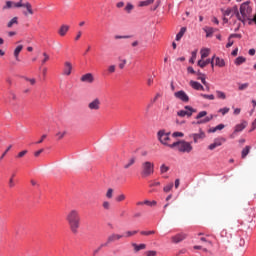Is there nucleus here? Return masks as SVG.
I'll return each mask as SVG.
<instances>
[{
	"instance_id": "c03bdc74",
	"label": "nucleus",
	"mask_w": 256,
	"mask_h": 256,
	"mask_svg": "<svg viewBox=\"0 0 256 256\" xmlns=\"http://www.w3.org/2000/svg\"><path fill=\"white\" fill-rule=\"evenodd\" d=\"M201 97H203V99H209L210 101L215 100V96L213 94H201Z\"/></svg>"
},
{
	"instance_id": "7ed1b4c3",
	"label": "nucleus",
	"mask_w": 256,
	"mask_h": 256,
	"mask_svg": "<svg viewBox=\"0 0 256 256\" xmlns=\"http://www.w3.org/2000/svg\"><path fill=\"white\" fill-rule=\"evenodd\" d=\"M253 13V9L249 5V2H244L239 8H237V19L241 21V23H245V21H251V15Z\"/></svg>"
},
{
	"instance_id": "338daca9",
	"label": "nucleus",
	"mask_w": 256,
	"mask_h": 256,
	"mask_svg": "<svg viewBox=\"0 0 256 256\" xmlns=\"http://www.w3.org/2000/svg\"><path fill=\"white\" fill-rule=\"evenodd\" d=\"M156 255H157V252L153 250L146 252V256H156Z\"/></svg>"
},
{
	"instance_id": "2f4dec72",
	"label": "nucleus",
	"mask_w": 256,
	"mask_h": 256,
	"mask_svg": "<svg viewBox=\"0 0 256 256\" xmlns=\"http://www.w3.org/2000/svg\"><path fill=\"white\" fill-rule=\"evenodd\" d=\"M251 151V146H246L241 153V157L242 159H245V157H247V155H249V152Z\"/></svg>"
},
{
	"instance_id": "7c9ffc66",
	"label": "nucleus",
	"mask_w": 256,
	"mask_h": 256,
	"mask_svg": "<svg viewBox=\"0 0 256 256\" xmlns=\"http://www.w3.org/2000/svg\"><path fill=\"white\" fill-rule=\"evenodd\" d=\"M205 33H206V37H211V35H213V33H215V31H217V29L213 28V27H207L206 29H204Z\"/></svg>"
},
{
	"instance_id": "e433bc0d",
	"label": "nucleus",
	"mask_w": 256,
	"mask_h": 256,
	"mask_svg": "<svg viewBox=\"0 0 256 256\" xmlns=\"http://www.w3.org/2000/svg\"><path fill=\"white\" fill-rule=\"evenodd\" d=\"M161 138H162V143L164 145H167V141H169V135L165 134L164 131H161Z\"/></svg>"
},
{
	"instance_id": "5fc2aeb1",
	"label": "nucleus",
	"mask_w": 256,
	"mask_h": 256,
	"mask_svg": "<svg viewBox=\"0 0 256 256\" xmlns=\"http://www.w3.org/2000/svg\"><path fill=\"white\" fill-rule=\"evenodd\" d=\"M230 111L229 108L225 107V108H221L218 110V113H221L222 115H227V113Z\"/></svg>"
},
{
	"instance_id": "f8f14e48",
	"label": "nucleus",
	"mask_w": 256,
	"mask_h": 256,
	"mask_svg": "<svg viewBox=\"0 0 256 256\" xmlns=\"http://www.w3.org/2000/svg\"><path fill=\"white\" fill-rule=\"evenodd\" d=\"M72 71H73V64H71V62H69V61L64 62L62 75L69 77V75H71Z\"/></svg>"
},
{
	"instance_id": "ddd939ff",
	"label": "nucleus",
	"mask_w": 256,
	"mask_h": 256,
	"mask_svg": "<svg viewBox=\"0 0 256 256\" xmlns=\"http://www.w3.org/2000/svg\"><path fill=\"white\" fill-rule=\"evenodd\" d=\"M174 95L176 99H180V101H183L184 103H189V96L187 95V93H185V91L180 90L178 92H175Z\"/></svg>"
},
{
	"instance_id": "9d476101",
	"label": "nucleus",
	"mask_w": 256,
	"mask_h": 256,
	"mask_svg": "<svg viewBox=\"0 0 256 256\" xmlns=\"http://www.w3.org/2000/svg\"><path fill=\"white\" fill-rule=\"evenodd\" d=\"M220 237L222 239V243H231L233 239V234L229 233L227 230H222L220 233Z\"/></svg>"
},
{
	"instance_id": "a878e982",
	"label": "nucleus",
	"mask_w": 256,
	"mask_h": 256,
	"mask_svg": "<svg viewBox=\"0 0 256 256\" xmlns=\"http://www.w3.org/2000/svg\"><path fill=\"white\" fill-rule=\"evenodd\" d=\"M211 63V59L203 60L202 58L198 61V67H201L203 69L204 67H207Z\"/></svg>"
},
{
	"instance_id": "9b49d317",
	"label": "nucleus",
	"mask_w": 256,
	"mask_h": 256,
	"mask_svg": "<svg viewBox=\"0 0 256 256\" xmlns=\"http://www.w3.org/2000/svg\"><path fill=\"white\" fill-rule=\"evenodd\" d=\"M221 12L223 14L224 17H233V15H236L237 18V6H233L232 8H227L225 9H221Z\"/></svg>"
},
{
	"instance_id": "473e14b6",
	"label": "nucleus",
	"mask_w": 256,
	"mask_h": 256,
	"mask_svg": "<svg viewBox=\"0 0 256 256\" xmlns=\"http://www.w3.org/2000/svg\"><path fill=\"white\" fill-rule=\"evenodd\" d=\"M245 61H247V59L243 56H240L238 58L235 59V65L239 66V65H243V63H245Z\"/></svg>"
},
{
	"instance_id": "72a5a7b5",
	"label": "nucleus",
	"mask_w": 256,
	"mask_h": 256,
	"mask_svg": "<svg viewBox=\"0 0 256 256\" xmlns=\"http://www.w3.org/2000/svg\"><path fill=\"white\" fill-rule=\"evenodd\" d=\"M139 233V231L137 230H133V231H126L124 234L125 238H129V237H133V235H137Z\"/></svg>"
},
{
	"instance_id": "680f3d73",
	"label": "nucleus",
	"mask_w": 256,
	"mask_h": 256,
	"mask_svg": "<svg viewBox=\"0 0 256 256\" xmlns=\"http://www.w3.org/2000/svg\"><path fill=\"white\" fill-rule=\"evenodd\" d=\"M160 3L161 2L158 0L156 2V4L150 8V11H157V9L159 8Z\"/></svg>"
},
{
	"instance_id": "393cba45",
	"label": "nucleus",
	"mask_w": 256,
	"mask_h": 256,
	"mask_svg": "<svg viewBox=\"0 0 256 256\" xmlns=\"http://www.w3.org/2000/svg\"><path fill=\"white\" fill-rule=\"evenodd\" d=\"M214 61L216 67H225V60L223 58L215 57Z\"/></svg>"
},
{
	"instance_id": "774afa93",
	"label": "nucleus",
	"mask_w": 256,
	"mask_h": 256,
	"mask_svg": "<svg viewBox=\"0 0 256 256\" xmlns=\"http://www.w3.org/2000/svg\"><path fill=\"white\" fill-rule=\"evenodd\" d=\"M183 136H184V134L182 132H174L172 134V137H183Z\"/></svg>"
},
{
	"instance_id": "bf43d9fd",
	"label": "nucleus",
	"mask_w": 256,
	"mask_h": 256,
	"mask_svg": "<svg viewBox=\"0 0 256 256\" xmlns=\"http://www.w3.org/2000/svg\"><path fill=\"white\" fill-rule=\"evenodd\" d=\"M8 187H10V189H13V187H15V180L13 178L9 179Z\"/></svg>"
},
{
	"instance_id": "423d86ee",
	"label": "nucleus",
	"mask_w": 256,
	"mask_h": 256,
	"mask_svg": "<svg viewBox=\"0 0 256 256\" xmlns=\"http://www.w3.org/2000/svg\"><path fill=\"white\" fill-rule=\"evenodd\" d=\"M203 117L205 118L203 119ZM196 119L198 120L197 125H203L205 123H209V121H212L213 115L207 116V111H201L196 116Z\"/></svg>"
},
{
	"instance_id": "aec40b11",
	"label": "nucleus",
	"mask_w": 256,
	"mask_h": 256,
	"mask_svg": "<svg viewBox=\"0 0 256 256\" xmlns=\"http://www.w3.org/2000/svg\"><path fill=\"white\" fill-rule=\"evenodd\" d=\"M190 86L192 89H195L196 91H205V88L203 87V85H201V83L197 82V81H190Z\"/></svg>"
},
{
	"instance_id": "6e6d98bb",
	"label": "nucleus",
	"mask_w": 256,
	"mask_h": 256,
	"mask_svg": "<svg viewBox=\"0 0 256 256\" xmlns=\"http://www.w3.org/2000/svg\"><path fill=\"white\" fill-rule=\"evenodd\" d=\"M114 39H131L129 35H115Z\"/></svg>"
},
{
	"instance_id": "09e8293b",
	"label": "nucleus",
	"mask_w": 256,
	"mask_h": 256,
	"mask_svg": "<svg viewBox=\"0 0 256 256\" xmlns=\"http://www.w3.org/2000/svg\"><path fill=\"white\" fill-rule=\"evenodd\" d=\"M126 198H127V197L125 196V194H120V195H118V196L116 197V201H117L118 203H121V201H125Z\"/></svg>"
},
{
	"instance_id": "58836bf2",
	"label": "nucleus",
	"mask_w": 256,
	"mask_h": 256,
	"mask_svg": "<svg viewBox=\"0 0 256 256\" xmlns=\"http://www.w3.org/2000/svg\"><path fill=\"white\" fill-rule=\"evenodd\" d=\"M133 9H135V6L128 2L124 8V11H126V13H131Z\"/></svg>"
},
{
	"instance_id": "2eb2a0df",
	"label": "nucleus",
	"mask_w": 256,
	"mask_h": 256,
	"mask_svg": "<svg viewBox=\"0 0 256 256\" xmlns=\"http://www.w3.org/2000/svg\"><path fill=\"white\" fill-rule=\"evenodd\" d=\"M150 193H155V191H159L161 189V182L157 181V180H153L150 182Z\"/></svg>"
},
{
	"instance_id": "4be33fe9",
	"label": "nucleus",
	"mask_w": 256,
	"mask_h": 256,
	"mask_svg": "<svg viewBox=\"0 0 256 256\" xmlns=\"http://www.w3.org/2000/svg\"><path fill=\"white\" fill-rule=\"evenodd\" d=\"M132 247H134L135 253H139V251H143V249H147L146 244L132 243Z\"/></svg>"
},
{
	"instance_id": "1a4fd4ad",
	"label": "nucleus",
	"mask_w": 256,
	"mask_h": 256,
	"mask_svg": "<svg viewBox=\"0 0 256 256\" xmlns=\"http://www.w3.org/2000/svg\"><path fill=\"white\" fill-rule=\"evenodd\" d=\"M88 109L90 111H99L101 109V100L99 98H95L88 104Z\"/></svg>"
},
{
	"instance_id": "e2e57ef3",
	"label": "nucleus",
	"mask_w": 256,
	"mask_h": 256,
	"mask_svg": "<svg viewBox=\"0 0 256 256\" xmlns=\"http://www.w3.org/2000/svg\"><path fill=\"white\" fill-rule=\"evenodd\" d=\"M25 155H27V150H23V151L19 152L17 157H18V159H21V157H25Z\"/></svg>"
},
{
	"instance_id": "5701e85b",
	"label": "nucleus",
	"mask_w": 256,
	"mask_h": 256,
	"mask_svg": "<svg viewBox=\"0 0 256 256\" xmlns=\"http://www.w3.org/2000/svg\"><path fill=\"white\" fill-rule=\"evenodd\" d=\"M13 25H19V17L15 16L7 23L8 29H11Z\"/></svg>"
},
{
	"instance_id": "de8ad7c7",
	"label": "nucleus",
	"mask_w": 256,
	"mask_h": 256,
	"mask_svg": "<svg viewBox=\"0 0 256 256\" xmlns=\"http://www.w3.org/2000/svg\"><path fill=\"white\" fill-rule=\"evenodd\" d=\"M43 59L41 60V65H45V63L47 61H49V54H47L46 52L43 53Z\"/></svg>"
},
{
	"instance_id": "37998d69",
	"label": "nucleus",
	"mask_w": 256,
	"mask_h": 256,
	"mask_svg": "<svg viewBox=\"0 0 256 256\" xmlns=\"http://www.w3.org/2000/svg\"><path fill=\"white\" fill-rule=\"evenodd\" d=\"M173 189V182L169 183L168 185H166L164 188H163V191L165 193H169V191H171Z\"/></svg>"
},
{
	"instance_id": "cd10ccee",
	"label": "nucleus",
	"mask_w": 256,
	"mask_h": 256,
	"mask_svg": "<svg viewBox=\"0 0 256 256\" xmlns=\"http://www.w3.org/2000/svg\"><path fill=\"white\" fill-rule=\"evenodd\" d=\"M187 32V28L186 27H182L179 31V33L176 35V41H181L183 35H185V33Z\"/></svg>"
},
{
	"instance_id": "dca6fc26",
	"label": "nucleus",
	"mask_w": 256,
	"mask_h": 256,
	"mask_svg": "<svg viewBox=\"0 0 256 256\" xmlns=\"http://www.w3.org/2000/svg\"><path fill=\"white\" fill-rule=\"evenodd\" d=\"M225 141H226L225 138H218L214 140V143L210 144L208 148L210 149V151H213V149H217V147H221V145H223Z\"/></svg>"
},
{
	"instance_id": "39448f33",
	"label": "nucleus",
	"mask_w": 256,
	"mask_h": 256,
	"mask_svg": "<svg viewBox=\"0 0 256 256\" xmlns=\"http://www.w3.org/2000/svg\"><path fill=\"white\" fill-rule=\"evenodd\" d=\"M154 170H155V165L150 161H146L142 164L141 175L142 177H149L153 175Z\"/></svg>"
},
{
	"instance_id": "4d7b16f0",
	"label": "nucleus",
	"mask_w": 256,
	"mask_h": 256,
	"mask_svg": "<svg viewBox=\"0 0 256 256\" xmlns=\"http://www.w3.org/2000/svg\"><path fill=\"white\" fill-rule=\"evenodd\" d=\"M106 197H107V199L113 198V188H110L107 190Z\"/></svg>"
},
{
	"instance_id": "a18cd8bd",
	"label": "nucleus",
	"mask_w": 256,
	"mask_h": 256,
	"mask_svg": "<svg viewBox=\"0 0 256 256\" xmlns=\"http://www.w3.org/2000/svg\"><path fill=\"white\" fill-rule=\"evenodd\" d=\"M248 87H249V83L239 84L238 90L239 91H245V89H248Z\"/></svg>"
},
{
	"instance_id": "3c124183",
	"label": "nucleus",
	"mask_w": 256,
	"mask_h": 256,
	"mask_svg": "<svg viewBox=\"0 0 256 256\" xmlns=\"http://www.w3.org/2000/svg\"><path fill=\"white\" fill-rule=\"evenodd\" d=\"M237 247L243 248L245 247V240L243 238H240L237 242Z\"/></svg>"
},
{
	"instance_id": "b1692460",
	"label": "nucleus",
	"mask_w": 256,
	"mask_h": 256,
	"mask_svg": "<svg viewBox=\"0 0 256 256\" xmlns=\"http://www.w3.org/2000/svg\"><path fill=\"white\" fill-rule=\"evenodd\" d=\"M153 3H155V0H144V1H140L138 3V7H149V5H153Z\"/></svg>"
},
{
	"instance_id": "0e129e2a",
	"label": "nucleus",
	"mask_w": 256,
	"mask_h": 256,
	"mask_svg": "<svg viewBox=\"0 0 256 256\" xmlns=\"http://www.w3.org/2000/svg\"><path fill=\"white\" fill-rule=\"evenodd\" d=\"M26 81L30 82V85H35V83H37V80H35V78H25Z\"/></svg>"
},
{
	"instance_id": "0eeeda50",
	"label": "nucleus",
	"mask_w": 256,
	"mask_h": 256,
	"mask_svg": "<svg viewBox=\"0 0 256 256\" xmlns=\"http://www.w3.org/2000/svg\"><path fill=\"white\" fill-rule=\"evenodd\" d=\"M193 113H197V110L191 106H185L184 110H180L177 112L178 117H191Z\"/></svg>"
},
{
	"instance_id": "c756f323",
	"label": "nucleus",
	"mask_w": 256,
	"mask_h": 256,
	"mask_svg": "<svg viewBox=\"0 0 256 256\" xmlns=\"http://www.w3.org/2000/svg\"><path fill=\"white\" fill-rule=\"evenodd\" d=\"M222 129H225V125L224 124H219L214 128H211L209 130V133H216V131H222Z\"/></svg>"
},
{
	"instance_id": "4c0bfd02",
	"label": "nucleus",
	"mask_w": 256,
	"mask_h": 256,
	"mask_svg": "<svg viewBox=\"0 0 256 256\" xmlns=\"http://www.w3.org/2000/svg\"><path fill=\"white\" fill-rule=\"evenodd\" d=\"M12 148H13V145H9L7 147V149L2 153L0 157V161H3V159H5V156L11 151Z\"/></svg>"
},
{
	"instance_id": "4468645a",
	"label": "nucleus",
	"mask_w": 256,
	"mask_h": 256,
	"mask_svg": "<svg viewBox=\"0 0 256 256\" xmlns=\"http://www.w3.org/2000/svg\"><path fill=\"white\" fill-rule=\"evenodd\" d=\"M123 237H125V235L113 233L110 236H108L106 243L107 245H109V243H115V241H120V239H123Z\"/></svg>"
},
{
	"instance_id": "f03ea898",
	"label": "nucleus",
	"mask_w": 256,
	"mask_h": 256,
	"mask_svg": "<svg viewBox=\"0 0 256 256\" xmlns=\"http://www.w3.org/2000/svg\"><path fill=\"white\" fill-rule=\"evenodd\" d=\"M66 221L70 227L71 233L77 235V233H79V228L81 227V214L79 213V210L73 209L68 212Z\"/></svg>"
},
{
	"instance_id": "49530a36",
	"label": "nucleus",
	"mask_w": 256,
	"mask_h": 256,
	"mask_svg": "<svg viewBox=\"0 0 256 256\" xmlns=\"http://www.w3.org/2000/svg\"><path fill=\"white\" fill-rule=\"evenodd\" d=\"M121 63H119L118 67L119 69H125V66L127 65V60L126 59H119Z\"/></svg>"
},
{
	"instance_id": "bb28decb",
	"label": "nucleus",
	"mask_w": 256,
	"mask_h": 256,
	"mask_svg": "<svg viewBox=\"0 0 256 256\" xmlns=\"http://www.w3.org/2000/svg\"><path fill=\"white\" fill-rule=\"evenodd\" d=\"M21 51H23V45H18L15 50H14V57L17 61L19 60V53H21Z\"/></svg>"
},
{
	"instance_id": "c9c22d12",
	"label": "nucleus",
	"mask_w": 256,
	"mask_h": 256,
	"mask_svg": "<svg viewBox=\"0 0 256 256\" xmlns=\"http://www.w3.org/2000/svg\"><path fill=\"white\" fill-rule=\"evenodd\" d=\"M144 205H147V207H155L157 206V201H149V200H144L143 201Z\"/></svg>"
},
{
	"instance_id": "f704fd0d",
	"label": "nucleus",
	"mask_w": 256,
	"mask_h": 256,
	"mask_svg": "<svg viewBox=\"0 0 256 256\" xmlns=\"http://www.w3.org/2000/svg\"><path fill=\"white\" fill-rule=\"evenodd\" d=\"M132 165H135V157H132L128 160V163L124 165V169H129Z\"/></svg>"
},
{
	"instance_id": "69168bd1",
	"label": "nucleus",
	"mask_w": 256,
	"mask_h": 256,
	"mask_svg": "<svg viewBox=\"0 0 256 256\" xmlns=\"http://www.w3.org/2000/svg\"><path fill=\"white\" fill-rule=\"evenodd\" d=\"M169 171V166L162 165L161 166V173H167Z\"/></svg>"
},
{
	"instance_id": "a211bd4d",
	"label": "nucleus",
	"mask_w": 256,
	"mask_h": 256,
	"mask_svg": "<svg viewBox=\"0 0 256 256\" xmlns=\"http://www.w3.org/2000/svg\"><path fill=\"white\" fill-rule=\"evenodd\" d=\"M190 137L194 140V143H198L200 139H205V132L200 129L199 133L191 134Z\"/></svg>"
},
{
	"instance_id": "a19ab883",
	"label": "nucleus",
	"mask_w": 256,
	"mask_h": 256,
	"mask_svg": "<svg viewBox=\"0 0 256 256\" xmlns=\"http://www.w3.org/2000/svg\"><path fill=\"white\" fill-rule=\"evenodd\" d=\"M65 135H67V132L66 131H63V132H57L55 137L57 139V141H61V139H63V137H65Z\"/></svg>"
},
{
	"instance_id": "6e6552de",
	"label": "nucleus",
	"mask_w": 256,
	"mask_h": 256,
	"mask_svg": "<svg viewBox=\"0 0 256 256\" xmlns=\"http://www.w3.org/2000/svg\"><path fill=\"white\" fill-rule=\"evenodd\" d=\"M247 121H242L240 124H237L234 127V131L232 134H230V139H235V137H237V133H241V131H243L244 129L247 128Z\"/></svg>"
},
{
	"instance_id": "052dcab7",
	"label": "nucleus",
	"mask_w": 256,
	"mask_h": 256,
	"mask_svg": "<svg viewBox=\"0 0 256 256\" xmlns=\"http://www.w3.org/2000/svg\"><path fill=\"white\" fill-rule=\"evenodd\" d=\"M197 59V51L192 52V57L190 59V63H195V60Z\"/></svg>"
},
{
	"instance_id": "412c9836",
	"label": "nucleus",
	"mask_w": 256,
	"mask_h": 256,
	"mask_svg": "<svg viewBox=\"0 0 256 256\" xmlns=\"http://www.w3.org/2000/svg\"><path fill=\"white\" fill-rule=\"evenodd\" d=\"M187 235L185 234H177L176 236L172 237L173 243H181L186 239Z\"/></svg>"
},
{
	"instance_id": "864d4df0",
	"label": "nucleus",
	"mask_w": 256,
	"mask_h": 256,
	"mask_svg": "<svg viewBox=\"0 0 256 256\" xmlns=\"http://www.w3.org/2000/svg\"><path fill=\"white\" fill-rule=\"evenodd\" d=\"M160 97H161V95H160L159 93L156 94V96L151 100L150 104H148V109H149V107H151V105H153V103H155Z\"/></svg>"
},
{
	"instance_id": "13d9d810",
	"label": "nucleus",
	"mask_w": 256,
	"mask_h": 256,
	"mask_svg": "<svg viewBox=\"0 0 256 256\" xmlns=\"http://www.w3.org/2000/svg\"><path fill=\"white\" fill-rule=\"evenodd\" d=\"M102 207L103 209L109 210L111 209V203H109L108 201H104Z\"/></svg>"
},
{
	"instance_id": "79ce46f5",
	"label": "nucleus",
	"mask_w": 256,
	"mask_h": 256,
	"mask_svg": "<svg viewBox=\"0 0 256 256\" xmlns=\"http://www.w3.org/2000/svg\"><path fill=\"white\" fill-rule=\"evenodd\" d=\"M115 71H117V66H115V65H110V66H108V68H107V73H108L109 75L115 73Z\"/></svg>"
},
{
	"instance_id": "ea45409f",
	"label": "nucleus",
	"mask_w": 256,
	"mask_h": 256,
	"mask_svg": "<svg viewBox=\"0 0 256 256\" xmlns=\"http://www.w3.org/2000/svg\"><path fill=\"white\" fill-rule=\"evenodd\" d=\"M216 96H217L218 99H223V100L227 99V95L223 91L217 90L216 91Z\"/></svg>"
},
{
	"instance_id": "20e7f679",
	"label": "nucleus",
	"mask_w": 256,
	"mask_h": 256,
	"mask_svg": "<svg viewBox=\"0 0 256 256\" xmlns=\"http://www.w3.org/2000/svg\"><path fill=\"white\" fill-rule=\"evenodd\" d=\"M169 147H171V149L176 148L180 153H191V151H193V146H191V143L185 140L174 142L170 144Z\"/></svg>"
},
{
	"instance_id": "6ab92c4d",
	"label": "nucleus",
	"mask_w": 256,
	"mask_h": 256,
	"mask_svg": "<svg viewBox=\"0 0 256 256\" xmlns=\"http://www.w3.org/2000/svg\"><path fill=\"white\" fill-rule=\"evenodd\" d=\"M69 29H70L69 25H66V24L61 25L58 30V35H60V37H65V35L69 33Z\"/></svg>"
},
{
	"instance_id": "c85d7f7f",
	"label": "nucleus",
	"mask_w": 256,
	"mask_h": 256,
	"mask_svg": "<svg viewBox=\"0 0 256 256\" xmlns=\"http://www.w3.org/2000/svg\"><path fill=\"white\" fill-rule=\"evenodd\" d=\"M201 59H206V57H209V53H211V50L208 48H203L201 51Z\"/></svg>"
},
{
	"instance_id": "603ef678",
	"label": "nucleus",
	"mask_w": 256,
	"mask_h": 256,
	"mask_svg": "<svg viewBox=\"0 0 256 256\" xmlns=\"http://www.w3.org/2000/svg\"><path fill=\"white\" fill-rule=\"evenodd\" d=\"M102 247H107V243H103V244H101L97 249H95V250L93 251V255H94V256L97 255V253H99V251L101 250Z\"/></svg>"
},
{
	"instance_id": "f3484780",
	"label": "nucleus",
	"mask_w": 256,
	"mask_h": 256,
	"mask_svg": "<svg viewBox=\"0 0 256 256\" xmlns=\"http://www.w3.org/2000/svg\"><path fill=\"white\" fill-rule=\"evenodd\" d=\"M80 81H82V83H93V81H95V77H93L92 73H86L82 75Z\"/></svg>"
},
{
	"instance_id": "f257e3e1",
	"label": "nucleus",
	"mask_w": 256,
	"mask_h": 256,
	"mask_svg": "<svg viewBox=\"0 0 256 256\" xmlns=\"http://www.w3.org/2000/svg\"><path fill=\"white\" fill-rule=\"evenodd\" d=\"M21 8L26 9L22 12L24 17L35 14V11L33 10V5H31L30 2L23 3V0H20L18 2L6 1L5 5L2 7L3 11H7V9H21Z\"/></svg>"
},
{
	"instance_id": "8fccbe9b",
	"label": "nucleus",
	"mask_w": 256,
	"mask_h": 256,
	"mask_svg": "<svg viewBox=\"0 0 256 256\" xmlns=\"http://www.w3.org/2000/svg\"><path fill=\"white\" fill-rule=\"evenodd\" d=\"M140 235H145V236L155 235V231H153V230L141 231V232H140Z\"/></svg>"
}]
</instances>
